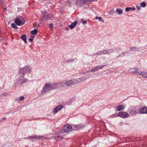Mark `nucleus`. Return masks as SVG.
Returning <instances> with one entry per match:
<instances>
[{
    "mask_svg": "<svg viewBox=\"0 0 147 147\" xmlns=\"http://www.w3.org/2000/svg\"><path fill=\"white\" fill-rule=\"evenodd\" d=\"M66 30H69V28H66Z\"/></svg>",
    "mask_w": 147,
    "mask_h": 147,
    "instance_id": "obj_47",
    "label": "nucleus"
},
{
    "mask_svg": "<svg viewBox=\"0 0 147 147\" xmlns=\"http://www.w3.org/2000/svg\"><path fill=\"white\" fill-rule=\"evenodd\" d=\"M135 70L134 71V74L138 75L139 74L140 72V71L138 69H135Z\"/></svg>",
    "mask_w": 147,
    "mask_h": 147,
    "instance_id": "obj_22",
    "label": "nucleus"
},
{
    "mask_svg": "<svg viewBox=\"0 0 147 147\" xmlns=\"http://www.w3.org/2000/svg\"><path fill=\"white\" fill-rule=\"evenodd\" d=\"M4 9H6V7H4Z\"/></svg>",
    "mask_w": 147,
    "mask_h": 147,
    "instance_id": "obj_50",
    "label": "nucleus"
},
{
    "mask_svg": "<svg viewBox=\"0 0 147 147\" xmlns=\"http://www.w3.org/2000/svg\"><path fill=\"white\" fill-rule=\"evenodd\" d=\"M114 13V10H111L109 12V14H113Z\"/></svg>",
    "mask_w": 147,
    "mask_h": 147,
    "instance_id": "obj_32",
    "label": "nucleus"
},
{
    "mask_svg": "<svg viewBox=\"0 0 147 147\" xmlns=\"http://www.w3.org/2000/svg\"><path fill=\"white\" fill-rule=\"evenodd\" d=\"M24 99V97L22 96H21L19 97V100H23Z\"/></svg>",
    "mask_w": 147,
    "mask_h": 147,
    "instance_id": "obj_34",
    "label": "nucleus"
},
{
    "mask_svg": "<svg viewBox=\"0 0 147 147\" xmlns=\"http://www.w3.org/2000/svg\"><path fill=\"white\" fill-rule=\"evenodd\" d=\"M14 22L18 26L23 25L25 23V21L22 22L18 18H15Z\"/></svg>",
    "mask_w": 147,
    "mask_h": 147,
    "instance_id": "obj_9",
    "label": "nucleus"
},
{
    "mask_svg": "<svg viewBox=\"0 0 147 147\" xmlns=\"http://www.w3.org/2000/svg\"><path fill=\"white\" fill-rule=\"evenodd\" d=\"M63 107V106L62 105L58 106L56 107L53 110V113H57L59 111L61 110Z\"/></svg>",
    "mask_w": 147,
    "mask_h": 147,
    "instance_id": "obj_11",
    "label": "nucleus"
},
{
    "mask_svg": "<svg viewBox=\"0 0 147 147\" xmlns=\"http://www.w3.org/2000/svg\"><path fill=\"white\" fill-rule=\"evenodd\" d=\"M117 9H119V8H117Z\"/></svg>",
    "mask_w": 147,
    "mask_h": 147,
    "instance_id": "obj_52",
    "label": "nucleus"
},
{
    "mask_svg": "<svg viewBox=\"0 0 147 147\" xmlns=\"http://www.w3.org/2000/svg\"><path fill=\"white\" fill-rule=\"evenodd\" d=\"M27 80V79L25 78L19 79L16 83V85L17 86H20L24 83L26 82Z\"/></svg>",
    "mask_w": 147,
    "mask_h": 147,
    "instance_id": "obj_4",
    "label": "nucleus"
},
{
    "mask_svg": "<svg viewBox=\"0 0 147 147\" xmlns=\"http://www.w3.org/2000/svg\"><path fill=\"white\" fill-rule=\"evenodd\" d=\"M138 113V111L136 110H133L129 113V114L132 116L135 115L137 113Z\"/></svg>",
    "mask_w": 147,
    "mask_h": 147,
    "instance_id": "obj_17",
    "label": "nucleus"
},
{
    "mask_svg": "<svg viewBox=\"0 0 147 147\" xmlns=\"http://www.w3.org/2000/svg\"><path fill=\"white\" fill-rule=\"evenodd\" d=\"M126 53L125 52H123V53H122V54L123 55H125Z\"/></svg>",
    "mask_w": 147,
    "mask_h": 147,
    "instance_id": "obj_44",
    "label": "nucleus"
},
{
    "mask_svg": "<svg viewBox=\"0 0 147 147\" xmlns=\"http://www.w3.org/2000/svg\"><path fill=\"white\" fill-rule=\"evenodd\" d=\"M115 12H118V14H121L122 13L123 11L122 10H116Z\"/></svg>",
    "mask_w": 147,
    "mask_h": 147,
    "instance_id": "obj_26",
    "label": "nucleus"
},
{
    "mask_svg": "<svg viewBox=\"0 0 147 147\" xmlns=\"http://www.w3.org/2000/svg\"><path fill=\"white\" fill-rule=\"evenodd\" d=\"M29 40H30V41L31 42H32L33 40V39L32 38H29Z\"/></svg>",
    "mask_w": 147,
    "mask_h": 147,
    "instance_id": "obj_42",
    "label": "nucleus"
},
{
    "mask_svg": "<svg viewBox=\"0 0 147 147\" xmlns=\"http://www.w3.org/2000/svg\"><path fill=\"white\" fill-rule=\"evenodd\" d=\"M65 86H71L75 84L76 82L74 80H68L66 82H64Z\"/></svg>",
    "mask_w": 147,
    "mask_h": 147,
    "instance_id": "obj_6",
    "label": "nucleus"
},
{
    "mask_svg": "<svg viewBox=\"0 0 147 147\" xmlns=\"http://www.w3.org/2000/svg\"><path fill=\"white\" fill-rule=\"evenodd\" d=\"M102 54V53L101 52V51H99L98 52H97V53H96L94 55H101Z\"/></svg>",
    "mask_w": 147,
    "mask_h": 147,
    "instance_id": "obj_29",
    "label": "nucleus"
},
{
    "mask_svg": "<svg viewBox=\"0 0 147 147\" xmlns=\"http://www.w3.org/2000/svg\"><path fill=\"white\" fill-rule=\"evenodd\" d=\"M101 52L102 54H107V49H105L103 51H101Z\"/></svg>",
    "mask_w": 147,
    "mask_h": 147,
    "instance_id": "obj_31",
    "label": "nucleus"
},
{
    "mask_svg": "<svg viewBox=\"0 0 147 147\" xmlns=\"http://www.w3.org/2000/svg\"><path fill=\"white\" fill-rule=\"evenodd\" d=\"M129 10H125L127 12H128Z\"/></svg>",
    "mask_w": 147,
    "mask_h": 147,
    "instance_id": "obj_46",
    "label": "nucleus"
},
{
    "mask_svg": "<svg viewBox=\"0 0 147 147\" xmlns=\"http://www.w3.org/2000/svg\"><path fill=\"white\" fill-rule=\"evenodd\" d=\"M72 129V127L69 125L66 124L63 127V130L65 132H69L71 131Z\"/></svg>",
    "mask_w": 147,
    "mask_h": 147,
    "instance_id": "obj_3",
    "label": "nucleus"
},
{
    "mask_svg": "<svg viewBox=\"0 0 147 147\" xmlns=\"http://www.w3.org/2000/svg\"><path fill=\"white\" fill-rule=\"evenodd\" d=\"M57 86L58 87V88H60L61 87L62 88H65V84L64 82H59L58 83H57Z\"/></svg>",
    "mask_w": 147,
    "mask_h": 147,
    "instance_id": "obj_14",
    "label": "nucleus"
},
{
    "mask_svg": "<svg viewBox=\"0 0 147 147\" xmlns=\"http://www.w3.org/2000/svg\"><path fill=\"white\" fill-rule=\"evenodd\" d=\"M140 6L142 7H144L146 6V3L145 2H143L140 3Z\"/></svg>",
    "mask_w": 147,
    "mask_h": 147,
    "instance_id": "obj_24",
    "label": "nucleus"
},
{
    "mask_svg": "<svg viewBox=\"0 0 147 147\" xmlns=\"http://www.w3.org/2000/svg\"><path fill=\"white\" fill-rule=\"evenodd\" d=\"M34 36H33L32 37V38H34Z\"/></svg>",
    "mask_w": 147,
    "mask_h": 147,
    "instance_id": "obj_53",
    "label": "nucleus"
},
{
    "mask_svg": "<svg viewBox=\"0 0 147 147\" xmlns=\"http://www.w3.org/2000/svg\"><path fill=\"white\" fill-rule=\"evenodd\" d=\"M135 68H131L130 69V70H131L130 72L133 73L134 74V71L135 70Z\"/></svg>",
    "mask_w": 147,
    "mask_h": 147,
    "instance_id": "obj_33",
    "label": "nucleus"
},
{
    "mask_svg": "<svg viewBox=\"0 0 147 147\" xmlns=\"http://www.w3.org/2000/svg\"><path fill=\"white\" fill-rule=\"evenodd\" d=\"M139 75L141 76L144 78H147V72L144 71L140 72Z\"/></svg>",
    "mask_w": 147,
    "mask_h": 147,
    "instance_id": "obj_13",
    "label": "nucleus"
},
{
    "mask_svg": "<svg viewBox=\"0 0 147 147\" xmlns=\"http://www.w3.org/2000/svg\"><path fill=\"white\" fill-rule=\"evenodd\" d=\"M52 85L53 89H56L57 88H58V87L57 86L58 85L57 84V83H54L53 84H52Z\"/></svg>",
    "mask_w": 147,
    "mask_h": 147,
    "instance_id": "obj_19",
    "label": "nucleus"
},
{
    "mask_svg": "<svg viewBox=\"0 0 147 147\" xmlns=\"http://www.w3.org/2000/svg\"><path fill=\"white\" fill-rule=\"evenodd\" d=\"M11 27L15 28V29H17L18 28L17 26L16 25L14 24V23H12L11 24Z\"/></svg>",
    "mask_w": 147,
    "mask_h": 147,
    "instance_id": "obj_25",
    "label": "nucleus"
},
{
    "mask_svg": "<svg viewBox=\"0 0 147 147\" xmlns=\"http://www.w3.org/2000/svg\"><path fill=\"white\" fill-rule=\"evenodd\" d=\"M96 70V69L95 68V67H94V68L90 70V71H91L92 72H94V71H95Z\"/></svg>",
    "mask_w": 147,
    "mask_h": 147,
    "instance_id": "obj_35",
    "label": "nucleus"
},
{
    "mask_svg": "<svg viewBox=\"0 0 147 147\" xmlns=\"http://www.w3.org/2000/svg\"><path fill=\"white\" fill-rule=\"evenodd\" d=\"M62 137L60 136H58L55 137V139L57 141L61 140Z\"/></svg>",
    "mask_w": 147,
    "mask_h": 147,
    "instance_id": "obj_20",
    "label": "nucleus"
},
{
    "mask_svg": "<svg viewBox=\"0 0 147 147\" xmlns=\"http://www.w3.org/2000/svg\"><path fill=\"white\" fill-rule=\"evenodd\" d=\"M80 22H82L83 24H86L87 22V21H86L82 19H81Z\"/></svg>",
    "mask_w": 147,
    "mask_h": 147,
    "instance_id": "obj_28",
    "label": "nucleus"
},
{
    "mask_svg": "<svg viewBox=\"0 0 147 147\" xmlns=\"http://www.w3.org/2000/svg\"><path fill=\"white\" fill-rule=\"evenodd\" d=\"M1 122V121H0V122Z\"/></svg>",
    "mask_w": 147,
    "mask_h": 147,
    "instance_id": "obj_54",
    "label": "nucleus"
},
{
    "mask_svg": "<svg viewBox=\"0 0 147 147\" xmlns=\"http://www.w3.org/2000/svg\"><path fill=\"white\" fill-rule=\"evenodd\" d=\"M98 19H99V20L100 21H101V22H103L104 20H102L101 17H98Z\"/></svg>",
    "mask_w": 147,
    "mask_h": 147,
    "instance_id": "obj_38",
    "label": "nucleus"
},
{
    "mask_svg": "<svg viewBox=\"0 0 147 147\" xmlns=\"http://www.w3.org/2000/svg\"><path fill=\"white\" fill-rule=\"evenodd\" d=\"M49 26L50 27L52 28L53 27V24L52 23L50 24H49Z\"/></svg>",
    "mask_w": 147,
    "mask_h": 147,
    "instance_id": "obj_39",
    "label": "nucleus"
},
{
    "mask_svg": "<svg viewBox=\"0 0 147 147\" xmlns=\"http://www.w3.org/2000/svg\"><path fill=\"white\" fill-rule=\"evenodd\" d=\"M30 138L31 140L33 141H35L39 140H42L43 139V137L40 136H30L27 138Z\"/></svg>",
    "mask_w": 147,
    "mask_h": 147,
    "instance_id": "obj_5",
    "label": "nucleus"
},
{
    "mask_svg": "<svg viewBox=\"0 0 147 147\" xmlns=\"http://www.w3.org/2000/svg\"><path fill=\"white\" fill-rule=\"evenodd\" d=\"M3 120L5 121L6 119V118L5 117L3 118Z\"/></svg>",
    "mask_w": 147,
    "mask_h": 147,
    "instance_id": "obj_43",
    "label": "nucleus"
},
{
    "mask_svg": "<svg viewBox=\"0 0 147 147\" xmlns=\"http://www.w3.org/2000/svg\"><path fill=\"white\" fill-rule=\"evenodd\" d=\"M86 6H87V7H86V8H88V5H86Z\"/></svg>",
    "mask_w": 147,
    "mask_h": 147,
    "instance_id": "obj_48",
    "label": "nucleus"
},
{
    "mask_svg": "<svg viewBox=\"0 0 147 147\" xmlns=\"http://www.w3.org/2000/svg\"><path fill=\"white\" fill-rule=\"evenodd\" d=\"M113 50L112 49H110L107 50V54L109 53H111L113 52Z\"/></svg>",
    "mask_w": 147,
    "mask_h": 147,
    "instance_id": "obj_30",
    "label": "nucleus"
},
{
    "mask_svg": "<svg viewBox=\"0 0 147 147\" xmlns=\"http://www.w3.org/2000/svg\"><path fill=\"white\" fill-rule=\"evenodd\" d=\"M118 116L119 117L123 118H126L129 116V115L126 112H121L119 113Z\"/></svg>",
    "mask_w": 147,
    "mask_h": 147,
    "instance_id": "obj_8",
    "label": "nucleus"
},
{
    "mask_svg": "<svg viewBox=\"0 0 147 147\" xmlns=\"http://www.w3.org/2000/svg\"><path fill=\"white\" fill-rule=\"evenodd\" d=\"M72 59H71V60H70V61H72Z\"/></svg>",
    "mask_w": 147,
    "mask_h": 147,
    "instance_id": "obj_49",
    "label": "nucleus"
},
{
    "mask_svg": "<svg viewBox=\"0 0 147 147\" xmlns=\"http://www.w3.org/2000/svg\"><path fill=\"white\" fill-rule=\"evenodd\" d=\"M136 48L135 47H132L130 48V49L129 50V51H131V52L133 51H135L136 50Z\"/></svg>",
    "mask_w": 147,
    "mask_h": 147,
    "instance_id": "obj_27",
    "label": "nucleus"
},
{
    "mask_svg": "<svg viewBox=\"0 0 147 147\" xmlns=\"http://www.w3.org/2000/svg\"><path fill=\"white\" fill-rule=\"evenodd\" d=\"M113 117H117L118 116V114H114L113 115Z\"/></svg>",
    "mask_w": 147,
    "mask_h": 147,
    "instance_id": "obj_40",
    "label": "nucleus"
},
{
    "mask_svg": "<svg viewBox=\"0 0 147 147\" xmlns=\"http://www.w3.org/2000/svg\"><path fill=\"white\" fill-rule=\"evenodd\" d=\"M80 78H78V80H80Z\"/></svg>",
    "mask_w": 147,
    "mask_h": 147,
    "instance_id": "obj_51",
    "label": "nucleus"
},
{
    "mask_svg": "<svg viewBox=\"0 0 147 147\" xmlns=\"http://www.w3.org/2000/svg\"><path fill=\"white\" fill-rule=\"evenodd\" d=\"M98 19V17H96L95 18V19L96 20L97 19Z\"/></svg>",
    "mask_w": 147,
    "mask_h": 147,
    "instance_id": "obj_45",
    "label": "nucleus"
},
{
    "mask_svg": "<svg viewBox=\"0 0 147 147\" xmlns=\"http://www.w3.org/2000/svg\"><path fill=\"white\" fill-rule=\"evenodd\" d=\"M37 30L36 29H35L31 32V33L32 35H35L37 34Z\"/></svg>",
    "mask_w": 147,
    "mask_h": 147,
    "instance_id": "obj_21",
    "label": "nucleus"
},
{
    "mask_svg": "<svg viewBox=\"0 0 147 147\" xmlns=\"http://www.w3.org/2000/svg\"><path fill=\"white\" fill-rule=\"evenodd\" d=\"M31 70V67L30 66H25L24 67L19 68L17 75L19 77L23 78L26 74H29Z\"/></svg>",
    "mask_w": 147,
    "mask_h": 147,
    "instance_id": "obj_1",
    "label": "nucleus"
},
{
    "mask_svg": "<svg viewBox=\"0 0 147 147\" xmlns=\"http://www.w3.org/2000/svg\"><path fill=\"white\" fill-rule=\"evenodd\" d=\"M94 0H86V2H93L94 1Z\"/></svg>",
    "mask_w": 147,
    "mask_h": 147,
    "instance_id": "obj_36",
    "label": "nucleus"
},
{
    "mask_svg": "<svg viewBox=\"0 0 147 147\" xmlns=\"http://www.w3.org/2000/svg\"><path fill=\"white\" fill-rule=\"evenodd\" d=\"M125 107L122 105H119L117 106V109L119 111H120L124 110Z\"/></svg>",
    "mask_w": 147,
    "mask_h": 147,
    "instance_id": "obj_16",
    "label": "nucleus"
},
{
    "mask_svg": "<svg viewBox=\"0 0 147 147\" xmlns=\"http://www.w3.org/2000/svg\"><path fill=\"white\" fill-rule=\"evenodd\" d=\"M52 89V85L48 84L45 85L43 88L44 92H46L51 90Z\"/></svg>",
    "mask_w": 147,
    "mask_h": 147,
    "instance_id": "obj_7",
    "label": "nucleus"
},
{
    "mask_svg": "<svg viewBox=\"0 0 147 147\" xmlns=\"http://www.w3.org/2000/svg\"><path fill=\"white\" fill-rule=\"evenodd\" d=\"M42 16L40 19V21L41 22L42 21L46 22L50 18V15L47 12H42Z\"/></svg>",
    "mask_w": 147,
    "mask_h": 147,
    "instance_id": "obj_2",
    "label": "nucleus"
},
{
    "mask_svg": "<svg viewBox=\"0 0 147 147\" xmlns=\"http://www.w3.org/2000/svg\"><path fill=\"white\" fill-rule=\"evenodd\" d=\"M140 113L141 114L147 113V107H144L140 109Z\"/></svg>",
    "mask_w": 147,
    "mask_h": 147,
    "instance_id": "obj_12",
    "label": "nucleus"
},
{
    "mask_svg": "<svg viewBox=\"0 0 147 147\" xmlns=\"http://www.w3.org/2000/svg\"><path fill=\"white\" fill-rule=\"evenodd\" d=\"M21 39L23 40L25 43H27L26 36L25 35L23 34L21 36Z\"/></svg>",
    "mask_w": 147,
    "mask_h": 147,
    "instance_id": "obj_18",
    "label": "nucleus"
},
{
    "mask_svg": "<svg viewBox=\"0 0 147 147\" xmlns=\"http://www.w3.org/2000/svg\"><path fill=\"white\" fill-rule=\"evenodd\" d=\"M125 9H136L135 7L131 8V7H128L125 8Z\"/></svg>",
    "mask_w": 147,
    "mask_h": 147,
    "instance_id": "obj_37",
    "label": "nucleus"
},
{
    "mask_svg": "<svg viewBox=\"0 0 147 147\" xmlns=\"http://www.w3.org/2000/svg\"><path fill=\"white\" fill-rule=\"evenodd\" d=\"M76 2V3L77 5L81 6L84 5L86 2V0H77Z\"/></svg>",
    "mask_w": 147,
    "mask_h": 147,
    "instance_id": "obj_10",
    "label": "nucleus"
},
{
    "mask_svg": "<svg viewBox=\"0 0 147 147\" xmlns=\"http://www.w3.org/2000/svg\"><path fill=\"white\" fill-rule=\"evenodd\" d=\"M137 8V9H140V6H136Z\"/></svg>",
    "mask_w": 147,
    "mask_h": 147,
    "instance_id": "obj_41",
    "label": "nucleus"
},
{
    "mask_svg": "<svg viewBox=\"0 0 147 147\" xmlns=\"http://www.w3.org/2000/svg\"><path fill=\"white\" fill-rule=\"evenodd\" d=\"M105 66L104 65L100 66H97L96 67H95L96 69V70H97L99 69H101L103 67Z\"/></svg>",
    "mask_w": 147,
    "mask_h": 147,
    "instance_id": "obj_23",
    "label": "nucleus"
},
{
    "mask_svg": "<svg viewBox=\"0 0 147 147\" xmlns=\"http://www.w3.org/2000/svg\"><path fill=\"white\" fill-rule=\"evenodd\" d=\"M77 22L76 21H75L74 22L72 23L69 26V28L71 29H72L74 28L77 25Z\"/></svg>",
    "mask_w": 147,
    "mask_h": 147,
    "instance_id": "obj_15",
    "label": "nucleus"
}]
</instances>
